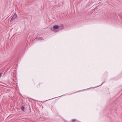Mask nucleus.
<instances>
[{
  "label": "nucleus",
  "mask_w": 122,
  "mask_h": 122,
  "mask_svg": "<svg viewBox=\"0 0 122 122\" xmlns=\"http://www.w3.org/2000/svg\"><path fill=\"white\" fill-rule=\"evenodd\" d=\"M53 28L55 29H57L59 28V26L58 25H55L53 26Z\"/></svg>",
  "instance_id": "f257e3e1"
},
{
  "label": "nucleus",
  "mask_w": 122,
  "mask_h": 122,
  "mask_svg": "<svg viewBox=\"0 0 122 122\" xmlns=\"http://www.w3.org/2000/svg\"><path fill=\"white\" fill-rule=\"evenodd\" d=\"M25 107H24L23 106L21 107V110L23 111H24Z\"/></svg>",
  "instance_id": "f03ea898"
},
{
  "label": "nucleus",
  "mask_w": 122,
  "mask_h": 122,
  "mask_svg": "<svg viewBox=\"0 0 122 122\" xmlns=\"http://www.w3.org/2000/svg\"><path fill=\"white\" fill-rule=\"evenodd\" d=\"M76 120L75 119H72L71 120V121L73 122H75Z\"/></svg>",
  "instance_id": "7ed1b4c3"
},
{
  "label": "nucleus",
  "mask_w": 122,
  "mask_h": 122,
  "mask_svg": "<svg viewBox=\"0 0 122 122\" xmlns=\"http://www.w3.org/2000/svg\"><path fill=\"white\" fill-rule=\"evenodd\" d=\"M2 75L1 73V74H0V75Z\"/></svg>",
  "instance_id": "20e7f679"
}]
</instances>
